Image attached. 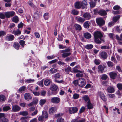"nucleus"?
<instances>
[{
    "label": "nucleus",
    "instance_id": "obj_1",
    "mask_svg": "<svg viewBox=\"0 0 122 122\" xmlns=\"http://www.w3.org/2000/svg\"><path fill=\"white\" fill-rule=\"evenodd\" d=\"M94 41L97 44H100L102 42H105L104 39L102 38L103 35L100 32L98 31H95L94 33Z\"/></svg>",
    "mask_w": 122,
    "mask_h": 122
},
{
    "label": "nucleus",
    "instance_id": "obj_2",
    "mask_svg": "<svg viewBox=\"0 0 122 122\" xmlns=\"http://www.w3.org/2000/svg\"><path fill=\"white\" fill-rule=\"evenodd\" d=\"M61 77V76L59 73H57L55 74L54 76L55 82L58 83H62L63 85H66L67 84L62 79L60 80H57V79H60Z\"/></svg>",
    "mask_w": 122,
    "mask_h": 122
},
{
    "label": "nucleus",
    "instance_id": "obj_3",
    "mask_svg": "<svg viewBox=\"0 0 122 122\" xmlns=\"http://www.w3.org/2000/svg\"><path fill=\"white\" fill-rule=\"evenodd\" d=\"M58 88V86L55 84L52 85L50 87V89L51 91H53L51 92L53 95H56L57 94V92L56 91Z\"/></svg>",
    "mask_w": 122,
    "mask_h": 122
},
{
    "label": "nucleus",
    "instance_id": "obj_4",
    "mask_svg": "<svg viewBox=\"0 0 122 122\" xmlns=\"http://www.w3.org/2000/svg\"><path fill=\"white\" fill-rule=\"evenodd\" d=\"M96 21L97 25L99 26H101L104 25L105 22L103 19L101 18H98L96 19Z\"/></svg>",
    "mask_w": 122,
    "mask_h": 122
},
{
    "label": "nucleus",
    "instance_id": "obj_5",
    "mask_svg": "<svg viewBox=\"0 0 122 122\" xmlns=\"http://www.w3.org/2000/svg\"><path fill=\"white\" fill-rule=\"evenodd\" d=\"M68 110L70 114H74L77 112L78 111V108L76 107H69L68 108Z\"/></svg>",
    "mask_w": 122,
    "mask_h": 122
},
{
    "label": "nucleus",
    "instance_id": "obj_6",
    "mask_svg": "<svg viewBox=\"0 0 122 122\" xmlns=\"http://www.w3.org/2000/svg\"><path fill=\"white\" fill-rule=\"evenodd\" d=\"M86 82L85 79L82 78H79V84L78 86L81 87H83L85 86Z\"/></svg>",
    "mask_w": 122,
    "mask_h": 122
},
{
    "label": "nucleus",
    "instance_id": "obj_7",
    "mask_svg": "<svg viewBox=\"0 0 122 122\" xmlns=\"http://www.w3.org/2000/svg\"><path fill=\"white\" fill-rule=\"evenodd\" d=\"M15 12L14 11L7 12L5 13V15L6 18H9L14 16Z\"/></svg>",
    "mask_w": 122,
    "mask_h": 122
},
{
    "label": "nucleus",
    "instance_id": "obj_8",
    "mask_svg": "<svg viewBox=\"0 0 122 122\" xmlns=\"http://www.w3.org/2000/svg\"><path fill=\"white\" fill-rule=\"evenodd\" d=\"M60 99L58 97H54L52 98L51 99V102L53 103L57 104L59 103L60 102Z\"/></svg>",
    "mask_w": 122,
    "mask_h": 122
},
{
    "label": "nucleus",
    "instance_id": "obj_9",
    "mask_svg": "<svg viewBox=\"0 0 122 122\" xmlns=\"http://www.w3.org/2000/svg\"><path fill=\"white\" fill-rule=\"evenodd\" d=\"M99 95L100 98L104 102H105L107 100V99L104 93L101 92H99L98 93Z\"/></svg>",
    "mask_w": 122,
    "mask_h": 122
},
{
    "label": "nucleus",
    "instance_id": "obj_10",
    "mask_svg": "<svg viewBox=\"0 0 122 122\" xmlns=\"http://www.w3.org/2000/svg\"><path fill=\"white\" fill-rule=\"evenodd\" d=\"M20 108L17 105H15L12 107V111L13 112H17L20 110Z\"/></svg>",
    "mask_w": 122,
    "mask_h": 122
},
{
    "label": "nucleus",
    "instance_id": "obj_11",
    "mask_svg": "<svg viewBox=\"0 0 122 122\" xmlns=\"http://www.w3.org/2000/svg\"><path fill=\"white\" fill-rule=\"evenodd\" d=\"M14 38L15 37L13 35H8L5 37V39L7 41H12L14 40Z\"/></svg>",
    "mask_w": 122,
    "mask_h": 122
},
{
    "label": "nucleus",
    "instance_id": "obj_12",
    "mask_svg": "<svg viewBox=\"0 0 122 122\" xmlns=\"http://www.w3.org/2000/svg\"><path fill=\"white\" fill-rule=\"evenodd\" d=\"M10 104H5L3 108V110L4 111L7 112L11 109Z\"/></svg>",
    "mask_w": 122,
    "mask_h": 122
},
{
    "label": "nucleus",
    "instance_id": "obj_13",
    "mask_svg": "<svg viewBox=\"0 0 122 122\" xmlns=\"http://www.w3.org/2000/svg\"><path fill=\"white\" fill-rule=\"evenodd\" d=\"M25 99L26 100L28 101L32 99V97L29 93H26L24 95Z\"/></svg>",
    "mask_w": 122,
    "mask_h": 122
},
{
    "label": "nucleus",
    "instance_id": "obj_14",
    "mask_svg": "<svg viewBox=\"0 0 122 122\" xmlns=\"http://www.w3.org/2000/svg\"><path fill=\"white\" fill-rule=\"evenodd\" d=\"M105 67V66L104 65H100L98 67V72H100L101 73H102Z\"/></svg>",
    "mask_w": 122,
    "mask_h": 122
},
{
    "label": "nucleus",
    "instance_id": "obj_15",
    "mask_svg": "<svg viewBox=\"0 0 122 122\" xmlns=\"http://www.w3.org/2000/svg\"><path fill=\"white\" fill-rule=\"evenodd\" d=\"M110 77L111 78L113 79H115L116 77L117 74L114 72H112L109 74Z\"/></svg>",
    "mask_w": 122,
    "mask_h": 122
},
{
    "label": "nucleus",
    "instance_id": "obj_16",
    "mask_svg": "<svg viewBox=\"0 0 122 122\" xmlns=\"http://www.w3.org/2000/svg\"><path fill=\"white\" fill-rule=\"evenodd\" d=\"M101 57L105 59L107 58V55L106 52L105 51H102L100 54Z\"/></svg>",
    "mask_w": 122,
    "mask_h": 122
},
{
    "label": "nucleus",
    "instance_id": "obj_17",
    "mask_svg": "<svg viewBox=\"0 0 122 122\" xmlns=\"http://www.w3.org/2000/svg\"><path fill=\"white\" fill-rule=\"evenodd\" d=\"M21 33V31L19 29L16 30H14L12 32V33L14 34L15 36H19Z\"/></svg>",
    "mask_w": 122,
    "mask_h": 122
},
{
    "label": "nucleus",
    "instance_id": "obj_18",
    "mask_svg": "<svg viewBox=\"0 0 122 122\" xmlns=\"http://www.w3.org/2000/svg\"><path fill=\"white\" fill-rule=\"evenodd\" d=\"M101 16H105L107 15V13L106 11L103 10H100L97 12Z\"/></svg>",
    "mask_w": 122,
    "mask_h": 122
},
{
    "label": "nucleus",
    "instance_id": "obj_19",
    "mask_svg": "<svg viewBox=\"0 0 122 122\" xmlns=\"http://www.w3.org/2000/svg\"><path fill=\"white\" fill-rule=\"evenodd\" d=\"M83 17L86 20H89L91 17L90 14L88 12L85 13L83 15Z\"/></svg>",
    "mask_w": 122,
    "mask_h": 122
},
{
    "label": "nucleus",
    "instance_id": "obj_20",
    "mask_svg": "<svg viewBox=\"0 0 122 122\" xmlns=\"http://www.w3.org/2000/svg\"><path fill=\"white\" fill-rule=\"evenodd\" d=\"M81 7L82 9H84L86 8L87 5V2L86 0H84L82 2H81Z\"/></svg>",
    "mask_w": 122,
    "mask_h": 122
},
{
    "label": "nucleus",
    "instance_id": "obj_21",
    "mask_svg": "<svg viewBox=\"0 0 122 122\" xmlns=\"http://www.w3.org/2000/svg\"><path fill=\"white\" fill-rule=\"evenodd\" d=\"M83 36L85 38L88 39H90L92 37L91 34L88 32L84 33Z\"/></svg>",
    "mask_w": 122,
    "mask_h": 122
},
{
    "label": "nucleus",
    "instance_id": "obj_22",
    "mask_svg": "<svg viewBox=\"0 0 122 122\" xmlns=\"http://www.w3.org/2000/svg\"><path fill=\"white\" fill-rule=\"evenodd\" d=\"M107 90L108 92L109 93H113L115 91L114 88L111 86L108 87L107 89Z\"/></svg>",
    "mask_w": 122,
    "mask_h": 122
},
{
    "label": "nucleus",
    "instance_id": "obj_23",
    "mask_svg": "<svg viewBox=\"0 0 122 122\" xmlns=\"http://www.w3.org/2000/svg\"><path fill=\"white\" fill-rule=\"evenodd\" d=\"M87 108L88 109H90L93 108V106L92 104L91 103L90 100L88 101L87 102Z\"/></svg>",
    "mask_w": 122,
    "mask_h": 122
},
{
    "label": "nucleus",
    "instance_id": "obj_24",
    "mask_svg": "<svg viewBox=\"0 0 122 122\" xmlns=\"http://www.w3.org/2000/svg\"><path fill=\"white\" fill-rule=\"evenodd\" d=\"M75 7L76 9H79L81 7V2L77 1L76 2L75 5Z\"/></svg>",
    "mask_w": 122,
    "mask_h": 122
},
{
    "label": "nucleus",
    "instance_id": "obj_25",
    "mask_svg": "<svg viewBox=\"0 0 122 122\" xmlns=\"http://www.w3.org/2000/svg\"><path fill=\"white\" fill-rule=\"evenodd\" d=\"M56 110V108L55 107H52L50 108L49 110V112L50 114H52L54 113Z\"/></svg>",
    "mask_w": 122,
    "mask_h": 122
},
{
    "label": "nucleus",
    "instance_id": "obj_26",
    "mask_svg": "<svg viewBox=\"0 0 122 122\" xmlns=\"http://www.w3.org/2000/svg\"><path fill=\"white\" fill-rule=\"evenodd\" d=\"M39 13L38 11H37L35 12L34 15V18L35 19H38L39 18Z\"/></svg>",
    "mask_w": 122,
    "mask_h": 122
},
{
    "label": "nucleus",
    "instance_id": "obj_27",
    "mask_svg": "<svg viewBox=\"0 0 122 122\" xmlns=\"http://www.w3.org/2000/svg\"><path fill=\"white\" fill-rule=\"evenodd\" d=\"M73 71L75 73L79 72L81 73H84V71L83 70L80 71L78 69L74 67L73 69Z\"/></svg>",
    "mask_w": 122,
    "mask_h": 122
},
{
    "label": "nucleus",
    "instance_id": "obj_28",
    "mask_svg": "<svg viewBox=\"0 0 122 122\" xmlns=\"http://www.w3.org/2000/svg\"><path fill=\"white\" fill-rule=\"evenodd\" d=\"M35 81L34 79H26L25 80V83H29L34 82Z\"/></svg>",
    "mask_w": 122,
    "mask_h": 122
},
{
    "label": "nucleus",
    "instance_id": "obj_29",
    "mask_svg": "<svg viewBox=\"0 0 122 122\" xmlns=\"http://www.w3.org/2000/svg\"><path fill=\"white\" fill-rule=\"evenodd\" d=\"M13 47L17 50H18L20 47L19 44L17 42H15L13 45Z\"/></svg>",
    "mask_w": 122,
    "mask_h": 122
},
{
    "label": "nucleus",
    "instance_id": "obj_30",
    "mask_svg": "<svg viewBox=\"0 0 122 122\" xmlns=\"http://www.w3.org/2000/svg\"><path fill=\"white\" fill-rule=\"evenodd\" d=\"M89 24V22L88 21L85 22L83 24V25L84 27L86 28H89L90 26Z\"/></svg>",
    "mask_w": 122,
    "mask_h": 122
},
{
    "label": "nucleus",
    "instance_id": "obj_31",
    "mask_svg": "<svg viewBox=\"0 0 122 122\" xmlns=\"http://www.w3.org/2000/svg\"><path fill=\"white\" fill-rule=\"evenodd\" d=\"M51 81L49 79L46 80L44 81V84L46 86H48L50 85Z\"/></svg>",
    "mask_w": 122,
    "mask_h": 122
},
{
    "label": "nucleus",
    "instance_id": "obj_32",
    "mask_svg": "<svg viewBox=\"0 0 122 122\" xmlns=\"http://www.w3.org/2000/svg\"><path fill=\"white\" fill-rule=\"evenodd\" d=\"M76 19L78 21H79L80 22L83 23L85 20V19L82 18L81 17H79L76 18Z\"/></svg>",
    "mask_w": 122,
    "mask_h": 122
},
{
    "label": "nucleus",
    "instance_id": "obj_33",
    "mask_svg": "<svg viewBox=\"0 0 122 122\" xmlns=\"http://www.w3.org/2000/svg\"><path fill=\"white\" fill-rule=\"evenodd\" d=\"M71 54L70 52H64L62 54V56L64 58H65L70 56Z\"/></svg>",
    "mask_w": 122,
    "mask_h": 122
},
{
    "label": "nucleus",
    "instance_id": "obj_34",
    "mask_svg": "<svg viewBox=\"0 0 122 122\" xmlns=\"http://www.w3.org/2000/svg\"><path fill=\"white\" fill-rule=\"evenodd\" d=\"M12 21L15 23H18L19 21L18 17L17 16H14L13 18Z\"/></svg>",
    "mask_w": 122,
    "mask_h": 122
},
{
    "label": "nucleus",
    "instance_id": "obj_35",
    "mask_svg": "<svg viewBox=\"0 0 122 122\" xmlns=\"http://www.w3.org/2000/svg\"><path fill=\"white\" fill-rule=\"evenodd\" d=\"M32 87H33L34 88V86H32L31 87V88H29V90H31V91H32V92L35 96H39L40 95V93L38 92H35L33 91L31 89V88Z\"/></svg>",
    "mask_w": 122,
    "mask_h": 122
},
{
    "label": "nucleus",
    "instance_id": "obj_36",
    "mask_svg": "<svg viewBox=\"0 0 122 122\" xmlns=\"http://www.w3.org/2000/svg\"><path fill=\"white\" fill-rule=\"evenodd\" d=\"M74 26L76 30H81V25H79L77 24H75Z\"/></svg>",
    "mask_w": 122,
    "mask_h": 122
},
{
    "label": "nucleus",
    "instance_id": "obj_37",
    "mask_svg": "<svg viewBox=\"0 0 122 122\" xmlns=\"http://www.w3.org/2000/svg\"><path fill=\"white\" fill-rule=\"evenodd\" d=\"M42 115L44 118H46L48 117V114L46 111H43L42 112Z\"/></svg>",
    "mask_w": 122,
    "mask_h": 122
},
{
    "label": "nucleus",
    "instance_id": "obj_38",
    "mask_svg": "<svg viewBox=\"0 0 122 122\" xmlns=\"http://www.w3.org/2000/svg\"><path fill=\"white\" fill-rule=\"evenodd\" d=\"M93 45L91 44H88L85 46V48L87 49H90L92 48L93 47Z\"/></svg>",
    "mask_w": 122,
    "mask_h": 122
},
{
    "label": "nucleus",
    "instance_id": "obj_39",
    "mask_svg": "<svg viewBox=\"0 0 122 122\" xmlns=\"http://www.w3.org/2000/svg\"><path fill=\"white\" fill-rule=\"evenodd\" d=\"M57 71V70L55 69L52 68L50 70V72L51 74H53L55 73Z\"/></svg>",
    "mask_w": 122,
    "mask_h": 122
},
{
    "label": "nucleus",
    "instance_id": "obj_40",
    "mask_svg": "<svg viewBox=\"0 0 122 122\" xmlns=\"http://www.w3.org/2000/svg\"><path fill=\"white\" fill-rule=\"evenodd\" d=\"M120 17V15H118L114 17L113 18V20L115 22H116L119 19Z\"/></svg>",
    "mask_w": 122,
    "mask_h": 122
},
{
    "label": "nucleus",
    "instance_id": "obj_41",
    "mask_svg": "<svg viewBox=\"0 0 122 122\" xmlns=\"http://www.w3.org/2000/svg\"><path fill=\"white\" fill-rule=\"evenodd\" d=\"M6 34V32L3 30L0 31V37L5 36Z\"/></svg>",
    "mask_w": 122,
    "mask_h": 122
},
{
    "label": "nucleus",
    "instance_id": "obj_42",
    "mask_svg": "<svg viewBox=\"0 0 122 122\" xmlns=\"http://www.w3.org/2000/svg\"><path fill=\"white\" fill-rule=\"evenodd\" d=\"M26 87L25 86H23L20 87L19 90V92H21L22 91H24L26 89Z\"/></svg>",
    "mask_w": 122,
    "mask_h": 122
},
{
    "label": "nucleus",
    "instance_id": "obj_43",
    "mask_svg": "<svg viewBox=\"0 0 122 122\" xmlns=\"http://www.w3.org/2000/svg\"><path fill=\"white\" fill-rule=\"evenodd\" d=\"M46 99H41L40 101V104L41 106H42L46 102Z\"/></svg>",
    "mask_w": 122,
    "mask_h": 122
},
{
    "label": "nucleus",
    "instance_id": "obj_44",
    "mask_svg": "<svg viewBox=\"0 0 122 122\" xmlns=\"http://www.w3.org/2000/svg\"><path fill=\"white\" fill-rule=\"evenodd\" d=\"M85 121L86 120L85 119H82L79 121L77 120L76 119L73 120L72 121V122H85Z\"/></svg>",
    "mask_w": 122,
    "mask_h": 122
},
{
    "label": "nucleus",
    "instance_id": "obj_45",
    "mask_svg": "<svg viewBox=\"0 0 122 122\" xmlns=\"http://www.w3.org/2000/svg\"><path fill=\"white\" fill-rule=\"evenodd\" d=\"M71 13L74 15H77L78 14L79 12L78 11L74 10L72 11Z\"/></svg>",
    "mask_w": 122,
    "mask_h": 122
},
{
    "label": "nucleus",
    "instance_id": "obj_46",
    "mask_svg": "<svg viewBox=\"0 0 122 122\" xmlns=\"http://www.w3.org/2000/svg\"><path fill=\"white\" fill-rule=\"evenodd\" d=\"M5 96L2 95H0V101L2 102L5 101Z\"/></svg>",
    "mask_w": 122,
    "mask_h": 122
},
{
    "label": "nucleus",
    "instance_id": "obj_47",
    "mask_svg": "<svg viewBox=\"0 0 122 122\" xmlns=\"http://www.w3.org/2000/svg\"><path fill=\"white\" fill-rule=\"evenodd\" d=\"M71 68L70 66H68L66 68L65 71L66 73L68 74L69 73V72L71 71Z\"/></svg>",
    "mask_w": 122,
    "mask_h": 122
},
{
    "label": "nucleus",
    "instance_id": "obj_48",
    "mask_svg": "<svg viewBox=\"0 0 122 122\" xmlns=\"http://www.w3.org/2000/svg\"><path fill=\"white\" fill-rule=\"evenodd\" d=\"M107 64L108 66L110 67H112L113 66V63L111 61H108L107 63Z\"/></svg>",
    "mask_w": 122,
    "mask_h": 122
},
{
    "label": "nucleus",
    "instance_id": "obj_49",
    "mask_svg": "<svg viewBox=\"0 0 122 122\" xmlns=\"http://www.w3.org/2000/svg\"><path fill=\"white\" fill-rule=\"evenodd\" d=\"M83 98L84 100L86 102L88 101L89 100H90L88 96L85 95L83 97Z\"/></svg>",
    "mask_w": 122,
    "mask_h": 122
},
{
    "label": "nucleus",
    "instance_id": "obj_50",
    "mask_svg": "<svg viewBox=\"0 0 122 122\" xmlns=\"http://www.w3.org/2000/svg\"><path fill=\"white\" fill-rule=\"evenodd\" d=\"M19 43L20 45L22 47H24L25 45V42L23 40H20L19 42Z\"/></svg>",
    "mask_w": 122,
    "mask_h": 122
},
{
    "label": "nucleus",
    "instance_id": "obj_51",
    "mask_svg": "<svg viewBox=\"0 0 122 122\" xmlns=\"http://www.w3.org/2000/svg\"><path fill=\"white\" fill-rule=\"evenodd\" d=\"M20 115L23 116H26L28 115V113L27 111H24L20 112Z\"/></svg>",
    "mask_w": 122,
    "mask_h": 122
},
{
    "label": "nucleus",
    "instance_id": "obj_52",
    "mask_svg": "<svg viewBox=\"0 0 122 122\" xmlns=\"http://www.w3.org/2000/svg\"><path fill=\"white\" fill-rule=\"evenodd\" d=\"M101 49H110V47L109 46H103L101 47Z\"/></svg>",
    "mask_w": 122,
    "mask_h": 122
},
{
    "label": "nucleus",
    "instance_id": "obj_53",
    "mask_svg": "<svg viewBox=\"0 0 122 122\" xmlns=\"http://www.w3.org/2000/svg\"><path fill=\"white\" fill-rule=\"evenodd\" d=\"M107 78V76L105 74H103L102 75L101 78L103 80H106Z\"/></svg>",
    "mask_w": 122,
    "mask_h": 122
},
{
    "label": "nucleus",
    "instance_id": "obj_54",
    "mask_svg": "<svg viewBox=\"0 0 122 122\" xmlns=\"http://www.w3.org/2000/svg\"><path fill=\"white\" fill-rule=\"evenodd\" d=\"M117 86L119 90H122V84L118 83L117 84Z\"/></svg>",
    "mask_w": 122,
    "mask_h": 122
},
{
    "label": "nucleus",
    "instance_id": "obj_55",
    "mask_svg": "<svg viewBox=\"0 0 122 122\" xmlns=\"http://www.w3.org/2000/svg\"><path fill=\"white\" fill-rule=\"evenodd\" d=\"M94 62L96 65H98L100 64L101 61L99 59H95L94 61Z\"/></svg>",
    "mask_w": 122,
    "mask_h": 122
},
{
    "label": "nucleus",
    "instance_id": "obj_56",
    "mask_svg": "<svg viewBox=\"0 0 122 122\" xmlns=\"http://www.w3.org/2000/svg\"><path fill=\"white\" fill-rule=\"evenodd\" d=\"M90 7H91L93 8L96 5L95 2L93 1H90Z\"/></svg>",
    "mask_w": 122,
    "mask_h": 122
},
{
    "label": "nucleus",
    "instance_id": "obj_57",
    "mask_svg": "<svg viewBox=\"0 0 122 122\" xmlns=\"http://www.w3.org/2000/svg\"><path fill=\"white\" fill-rule=\"evenodd\" d=\"M73 97L74 99H77L79 97V95L76 93L74 94L73 95Z\"/></svg>",
    "mask_w": 122,
    "mask_h": 122
},
{
    "label": "nucleus",
    "instance_id": "obj_58",
    "mask_svg": "<svg viewBox=\"0 0 122 122\" xmlns=\"http://www.w3.org/2000/svg\"><path fill=\"white\" fill-rule=\"evenodd\" d=\"M43 81L42 80L41 81L38 82V83L39 85L41 87H43Z\"/></svg>",
    "mask_w": 122,
    "mask_h": 122
},
{
    "label": "nucleus",
    "instance_id": "obj_59",
    "mask_svg": "<svg viewBox=\"0 0 122 122\" xmlns=\"http://www.w3.org/2000/svg\"><path fill=\"white\" fill-rule=\"evenodd\" d=\"M49 14L45 13H44L43 15V17L45 20H47L48 18Z\"/></svg>",
    "mask_w": 122,
    "mask_h": 122
},
{
    "label": "nucleus",
    "instance_id": "obj_60",
    "mask_svg": "<svg viewBox=\"0 0 122 122\" xmlns=\"http://www.w3.org/2000/svg\"><path fill=\"white\" fill-rule=\"evenodd\" d=\"M5 16L4 14H3L2 13H0V18L2 19H4L5 18Z\"/></svg>",
    "mask_w": 122,
    "mask_h": 122
},
{
    "label": "nucleus",
    "instance_id": "obj_61",
    "mask_svg": "<svg viewBox=\"0 0 122 122\" xmlns=\"http://www.w3.org/2000/svg\"><path fill=\"white\" fill-rule=\"evenodd\" d=\"M73 83L75 86H76L77 85H78L79 79L77 80H75L73 82Z\"/></svg>",
    "mask_w": 122,
    "mask_h": 122
},
{
    "label": "nucleus",
    "instance_id": "obj_62",
    "mask_svg": "<svg viewBox=\"0 0 122 122\" xmlns=\"http://www.w3.org/2000/svg\"><path fill=\"white\" fill-rule=\"evenodd\" d=\"M86 109V108L85 107H82L79 110V112L80 113H82L84 112Z\"/></svg>",
    "mask_w": 122,
    "mask_h": 122
},
{
    "label": "nucleus",
    "instance_id": "obj_63",
    "mask_svg": "<svg viewBox=\"0 0 122 122\" xmlns=\"http://www.w3.org/2000/svg\"><path fill=\"white\" fill-rule=\"evenodd\" d=\"M1 121L2 122H8V119L5 117H3L1 119Z\"/></svg>",
    "mask_w": 122,
    "mask_h": 122
},
{
    "label": "nucleus",
    "instance_id": "obj_64",
    "mask_svg": "<svg viewBox=\"0 0 122 122\" xmlns=\"http://www.w3.org/2000/svg\"><path fill=\"white\" fill-rule=\"evenodd\" d=\"M64 119L62 117H60L57 119V122H63Z\"/></svg>",
    "mask_w": 122,
    "mask_h": 122
}]
</instances>
